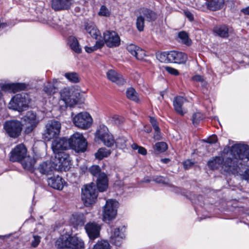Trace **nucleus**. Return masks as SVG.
Segmentation results:
<instances>
[{"label":"nucleus","instance_id":"09e8293b","mask_svg":"<svg viewBox=\"0 0 249 249\" xmlns=\"http://www.w3.org/2000/svg\"><path fill=\"white\" fill-rule=\"evenodd\" d=\"M89 172L94 176L98 177L101 174L100 168L98 165H92L89 169Z\"/></svg>","mask_w":249,"mask_h":249},{"label":"nucleus","instance_id":"6ab92c4d","mask_svg":"<svg viewBox=\"0 0 249 249\" xmlns=\"http://www.w3.org/2000/svg\"><path fill=\"white\" fill-rule=\"evenodd\" d=\"M168 61L178 64L185 63L187 60V55L180 52L171 51L168 53Z\"/></svg>","mask_w":249,"mask_h":249},{"label":"nucleus","instance_id":"c03bdc74","mask_svg":"<svg viewBox=\"0 0 249 249\" xmlns=\"http://www.w3.org/2000/svg\"><path fill=\"white\" fill-rule=\"evenodd\" d=\"M168 148L167 144L164 142H159L156 143L155 150L158 153L164 152Z\"/></svg>","mask_w":249,"mask_h":249},{"label":"nucleus","instance_id":"423d86ee","mask_svg":"<svg viewBox=\"0 0 249 249\" xmlns=\"http://www.w3.org/2000/svg\"><path fill=\"white\" fill-rule=\"evenodd\" d=\"M119 203L114 199L107 200L103 207L102 216L104 222H109L114 219L117 215Z\"/></svg>","mask_w":249,"mask_h":249},{"label":"nucleus","instance_id":"e433bc0d","mask_svg":"<svg viewBox=\"0 0 249 249\" xmlns=\"http://www.w3.org/2000/svg\"><path fill=\"white\" fill-rule=\"evenodd\" d=\"M143 17L145 18L148 21L154 20L156 18V14L152 11L148 9H142L140 13Z\"/></svg>","mask_w":249,"mask_h":249},{"label":"nucleus","instance_id":"1a4fd4ad","mask_svg":"<svg viewBox=\"0 0 249 249\" xmlns=\"http://www.w3.org/2000/svg\"><path fill=\"white\" fill-rule=\"evenodd\" d=\"M53 161L58 171H67L71 165V158L69 155L65 152L58 153L55 155Z\"/></svg>","mask_w":249,"mask_h":249},{"label":"nucleus","instance_id":"a878e982","mask_svg":"<svg viewBox=\"0 0 249 249\" xmlns=\"http://www.w3.org/2000/svg\"><path fill=\"white\" fill-rule=\"evenodd\" d=\"M70 146L69 141H53L52 148L55 155L64 152Z\"/></svg>","mask_w":249,"mask_h":249},{"label":"nucleus","instance_id":"39448f33","mask_svg":"<svg viewBox=\"0 0 249 249\" xmlns=\"http://www.w3.org/2000/svg\"><path fill=\"white\" fill-rule=\"evenodd\" d=\"M30 99L25 94H17L14 95L8 104L10 109L22 112L26 110L29 107Z\"/></svg>","mask_w":249,"mask_h":249},{"label":"nucleus","instance_id":"4be33fe9","mask_svg":"<svg viewBox=\"0 0 249 249\" xmlns=\"http://www.w3.org/2000/svg\"><path fill=\"white\" fill-rule=\"evenodd\" d=\"M73 0H52V7L55 11L67 10L70 8Z\"/></svg>","mask_w":249,"mask_h":249},{"label":"nucleus","instance_id":"69168bd1","mask_svg":"<svg viewBox=\"0 0 249 249\" xmlns=\"http://www.w3.org/2000/svg\"><path fill=\"white\" fill-rule=\"evenodd\" d=\"M193 79L196 81H202L203 79V77L199 75H196L193 77Z\"/></svg>","mask_w":249,"mask_h":249},{"label":"nucleus","instance_id":"5701e85b","mask_svg":"<svg viewBox=\"0 0 249 249\" xmlns=\"http://www.w3.org/2000/svg\"><path fill=\"white\" fill-rule=\"evenodd\" d=\"M26 88V85L23 83H12L3 85L1 86V89L9 92H16L23 90Z\"/></svg>","mask_w":249,"mask_h":249},{"label":"nucleus","instance_id":"3c124183","mask_svg":"<svg viewBox=\"0 0 249 249\" xmlns=\"http://www.w3.org/2000/svg\"><path fill=\"white\" fill-rule=\"evenodd\" d=\"M98 14L101 16L109 17L110 11L105 6L102 5L100 8Z\"/></svg>","mask_w":249,"mask_h":249},{"label":"nucleus","instance_id":"13d9d810","mask_svg":"<svg viewBox=\"0 0 249 249\" xmlns=\"http://www.w3.org/2000/svg\"><path fill=\"white\" fill-rule=\"evenodd\" d=\"M33 240L32 241V246L36 247L40 242V237L38 235H34Z\"/></svg>","mask_w":249,"mask_h":249},{"label":"nucleus","instance_id":"ddd939ff","mask_svg":"<svg viewBox=\"0 0 249 249\" xmlns=\"http://www.w3.org/2000/svg\"><path fill=\"white\" fill-rule=\"evenodd\" d=\"M26 125L25 132L30 133L36 127L39 121L37 118L36 114L32 111H28L23 118Z\"/></svg>","mask_w":249,"mask_h":249},{"label":"nucleus","instance_id":"b1692460","mask_svg":"<svg viewBox=\"0 0 249 249\" xmlns=\"http://www.w3.org/2000/svg\"><path fill=\"white\" fill-rule=\"evenodd\" d=\"M70 222L75 228L83 226L86 221L85 216L82 213H74L70 218Z\"/></svg>","mask_w":249,"mask_h":249},{"label":"nucleus","instance_id":"338daca9","mask_svg":"<svg viewBox=\"0 0 249 249\" xmlns=\"http://www.w3.org/2000/svg\"><path fill=\"white\" fill-rule=\"evenodd\" d=\"M241 11L245 15H249V6L242 9Z\"/></svg>","mask_w":249,"mask_h":249},{"label":"nucleus","instance_id":"58836bf2","mask_svg":"<svg viewBox=\"0 0 249 249\" xmlns=\"http://www.w3.org/2000/svg\"><path fill=\"white\" fill-rule=\"evenodd\" d=\"M127 97L133 101L138 102L139 101V97L138 93L136 92L134 89L130 88L128 89L126 91Z\"/></svg>","mask_w":249,"mask_h":249},{"label":"nucleus","instance_id":"c9c22d12","mask_svg":"<svg viewBox=\"0 0 249 249\" xmlns=\"http://www.w3.org/2000/svg\"><path fill=\"white\" fill-rule=\"evenodd\" d=\"M92 249H111V246L108 241L101 240L98 241Z\"/></svg>","mask_w":249,"mask_h":249},{"label":"nucleus","instance_id":"cd10ccee","mask_svg":"<svg viewBox=\"0 0 249 249\" xmlns=\"http://www.w3.org/2000/svg\"><path fill=\"white\" fill-rule=\"evenodd\" d=\"M97 187L100 192L105 191L108 188V179L107 176L105 173H101L99 175L97 181Z\"/></svg>","mask_w":249,"mask_h":249},{"label":"nucleus","instance_id":"412c9836","mask_svg":"<svg viewBox=\"0 0 249 249\" xmlns=\"http://www.w3.org/2000/svg\"><path fill=\"white\" fill-rule=\"evenodd\" d=\"M40 173L44 175H48L57 170L55 165L52 160L44 161L40 163L38 167Z\"/></svg>","mask_w":249,"mask_h":249},{"label":"nucleus","instance_id":"6e6552de","mask_svg":"<svg viewBox=\"0 0 249 249\" xmlns=\"http://www.w3.org/2000/svg\"><path fill=\"white\" fill-rule=\"evenodd\" d=\"M230 155L237 162L241 160H249V146L240 143L234 144L231 147Z\"/></svg>","mask_w":249,"mask_h":249},{"label":"nucleus","instance_id":"864d4df0","mask_svg":"<svg viewBox=\"0 0 249 249\" xmlns=\"http://www.w3.org/2000/svg\"><path fill=\"white\" fill-rule=\"evenodd\" d=\"M69 140H86L82 133L79 132L74 133Z\"/></svg>","mask_w":249,"mask_h":249},{"label":"nucleus","instance_id":"2eb2a0df","mask_svg":"<svg viewBox=\"0 0 249 249\" xmlns=\"http://www.w3.org/2000/svg\"><path fill=\"white\" fill-rule=\"evenodd\" d=\"M104 44L110 48L116 47L120 44V38L114 31H106L103 34Z\"/></svg>","mask_w":249,"mask_h":249},{"label":"nucleus","instance_id":"a19ab883","mask_svg":"<svg viewBox=\"0 0 249 249\" xmlns=\"http://www.w3.org/2000/svg\"><path fill=\"white\" fill-rule=\"evenodd\" d=\"M178 36L182 42L185 45L189 46L191 44V40L189 38L187 33L183 31L180 32L178 33Z\"/></svg>","mask_w":249,"mask_h":249},{"label":"nucleus","instance_id":"de8ad7c7","mask_svg":"<svg viewBox=\"0 0 249 249\" xmlns=\"http://www.w3.org/2000/svg\"><path fill=\"white\" fill-rule=\"evenodd\" d=\"M204 118L203 115L200 112H196L193 116L192 121L194 124L196 125L199 123L201 120Z\"/></svg>","mask_w":249,"mask_h":249},{"label":"nucleus","instance_id":"20e7f679","mask_svg":"<svg viewBox=\"0 0 249 249\" xmlns=\"http://www.w3.org/2000/svg\"><path fill=\"white\" fill-rule=\"evenodd\" d=\"M72 121L73 124L77 127L87 130L93 124V119L90 114L87 111H83L74 114L72 113Z\"/></svg>","mask_w":249,"mask_h":249},{"label":"nucleus","instance_id":"f704fd0d","mask_svg":"<svg viewBox=\"0 0 249 249\" xmlns=\"http://www.w3.org/2000/svg\"><path fill=\"white\" fill-rule=\"evenodd\" d=\"M56 79L53 80V84L49 82L45 86L43 89L44 91L48 95H51L56 92L57 88L55 84L57 83Z\"/></svg>","mask_w":249,"mask_h":249},{"label":"nucleus","instance_id":"f257e3e1","mask_svg":"<svg viewBox=\"0 0 249 249\" xmlns=\"http://www.w3.org/2000/svg\"><path fill=\"white\" fill-rule=\"evenodd\" d=\"M27 148L23 144L17 145L10 152V160L12 162H21L25 169H32L35 160L32 157L27 156Z\"/></svg>","mask_w":249,"mask_h":249},{"label":"nucleus","instance_id":"5fc2aeb1","mask_svg":"<svg viewBox=\"0 0 249 249\" xmlns=\"http://www.w3.org/2000/svg\"><path fill=\"white\" fill-rule=\"evenodd\" d=\"M139 47L137 46L136 45L131 44L128 45L127 47V50L133 56L136 54V51L138 49Z\"/></svg>","mask_w":249,"mask_h":249},{"label":"nucleus","instance_id":"bb28decb","mask_svg":"<svg viewBox=\"0 0 249 249\" xmlns=\"http://www.w3.org/2000/svg\"><path fill=\"white\" fill-rule=\"evenodd\" d=\"M107 76L108 80L118 85H123L125 83V80L122 76L114 70H108L107 72Z\"/></svg>","mask_w":249,"mask_h":249},{"label":"nucleus","instance_id":"bf43d9fd","mask_svg":"<svg viewBox=\"0 0 249 249\" xmlns=\"http://www.w3.org/2000/svg\"><path fill=\"white\" fill-rule=\"evenodd\" d=\"M194 164V162L192 161L191 160H187L184 162L183 165L185 169H188L191 167Z\"/></svg>","mask_w":249,"mask_h":249},{"label":"nucleus","instance_id":"680f3d73","mask_svg":"<svg viewBox=\"0 0 249 249\" xmlns=\"http://www.w3.org/2000/svg\"><path fill=\"white\" fill-rule=\"evenodd\" d=\"M184 15L189 20L192 21L194 19L193 15L188 10L184 11Z\"/></svg>","mask_w":249,"mask_h":249},{"label":"nucleus","instance_id":"774afa93","mask_svg":"<svg viewBox=\"0 0 249 249\" xmlns=\"http://www.w3.org/2000/svg\"><path fill=\"white\" fill-rule=\"evenodd\" d=\"M143 130L147 133H149L151 131V128L149 125H146L144 126Z\"/></svg>","mask_w":249,"mask_h":249},{"label":"nucleus","instance_id":"603ef678","mask_svg":"<svg viewBox=\"0 0 249 249\" xmlns=\"http://www.w3.org/2000/svg\"><path fill=\"white\" fill-rule=\"evenodd\" d=\"M168 53H161L158 55H157V58L161 62H170L169 61H168Z\"/></svg>","mask_w":249,"mask_h":249},{"label":"nucleus","instance_id":"f8f14e48","mask_svg":"<svg viewBox=\"0 0 249 249\" xmlns=\"http://www.w3.org/2000/svg\"><path fill=\"white\" fill-rule=\"evenodd\" d=\"M4 129L10 137L16 138L21 133L22 124L18 120L7 121L4 124Z\"/></svg>","mask_w":249,"mask_h":249},{"label":"nucleus","instance_id":"49530a36","mask_svg":"<svg viewBox=\"0 0 249 249\" xmlns=\"http://www.w3.org/2000/svg\"><path fill=\"white\" fill-rule=\"evenodd\" d=\"M153 180L158 183H161L165 185H169L170 186V184L169 182V180L168 178L162 177V176H156L155 177Z\"/></svg>","mask_w":249,"mask_h":249},{"label":"nucleus","instance_id":"052dcab7","mask_svg":"<svg viewBox=\"0 0 249 249\" xmlns=\"http://www.w3.org/2000/svg\"><path fill=\"white\" fill-rule=\"evenodd\" d=\"M116 141H104V145L108 147H112L113 148L116 147Z\"/></svg>","mask_w":249,"mask_h":249},{"label":"nucleus","instance_id":"c85d7f7f","mask_svg":"<svg viewBox=\"0 0 249 249\" xmlns=\"http://www.w3.org/2000/svg\"><path fill=\"white\" fill-rule=\"evenodd\" d=\"M70 147L76 152H84L87 147V141H69Z\"/></svg>","mask_w":249,"mask_h":249},{"label":"nucleus","instance_id":"4468645a","mask_svg":"<svg viewBox=\"0 0 249 249\" xmlns=\"http://www.w3.org/2000/svg\"><path fill=\"white\" fill-rule=\"evenodd\" d=\"M126 227L124 225L115 228L110 235L111 242L120 246L125 238Z\"/></svg>","mask_w":249,"mask_h":249},{"label":"nucleus","instance_id":"9b49d317","mask_svg":"<svg viewBox=\"0 0 249 249\" xmlns=\"http://www.w3.org/2000/svg\"><path fill=\"white\" fill-rule=\"evenodd\" d=\"M240 165L242 166L241 163L237 161L233 163L232 165H229L228 163L226 162L223 167L227 173L239 175L242 179L249 182V168L243 171Z\"/></svg>","mask_w":249,"mask_h":249},{"label":"nucleus","instance_id":"7ed1b4c3","mask_svg":"<svg viewBox=\"0 0 249 249\" xmlns=\"http://www.w3.org/2000/svg\"><path fill=\"white\" fill-rule=\"evenodd\" d=\"M230 150L231 147H226L223 151L221 157H215L209 160L207 163L209 167L212 170L221 167L222 170L227 172L223 167L224 164L227 162L229 165H232L235 162L232 155H230Z\"/></svg>","mask_w":249,"mask_h":249},{"label":"nucleus","instance_id":"4c0bfd02","mask_svg":"<svg viewBox=\"0 0 249 249\" xmlns=\"http://www.w3.org/2000/svg\"><path fill=\"white\" fill-rule=\"evenodd\" d=\"M110 153L111 152L110 150H108L105 148H101L95 153V157L96 159L101 160L104 158L108 156Z\"/></svg>","mask_w":249,"mask_h":249},{"label":"nucleus","instance_id":"f03ea898","mask_svg":"<svg viewBox=\"0 0 249 249\" xmlns=\"http://www.w3.org/2000/svg\"><path fill=\"white\" fill-rule=\"evenodd\" d=\"M56 246L60 249H84V241L76 236L61 235L56 241Z\"/></svg>","mask_w":249,"mask_h":249},{"label":"nucleus","instance_id":"473e14b6","mask_svg":"<svg viewBox=\"0 0 249 249\" xmlns=\"http://www.w3.org/2000/svg\"><path fill=\"white\" fill-rule=\"evenodd\" d=\"M213 32L221 37L227 38L229 36L228 29L224 25L215 27Z\"/></svg>","mask_w":249,"mask_h":249},{"label":"nucleus","instance_id":"393cba45","mask_svg":"<svg viewBox=\"0 0 249 249\" xmlns=\"http://www.w3.org/2000/svg\"><path fill=\"white\" fill-rule=\"evenodd\" d=\"M187 100L182 96H177L173 100V106L176 111L181 115H183L186 111L182 108V105Z\"/></svg>","mask_w":249,"mask_h":249},{"label":"nucleus","instance_id":"aec40b11","mask_svg":"<svg viewBox=\"0 0 249 249\" xmlns=\"http://www.w3.org/2000/svg\"><path fill=\"white\" fill-rule=\"evenodd\" d=\"M48 185L53 189L61 190L63 189L65 181L58 175L53 176L47 180Z\"/></svg>","mask_w":249,"mask_h":249},{"label":"nucleus","instance_id":"72a5a7b5","mask_svg":"<svg viewBox=\"0 0 249 249\" xmlns=\"http://www.w3.org/2000/svg\"><path fill=\"white\" fill-rule=\"evenodd\" d=\"M149 121L155 130L154 139L155 140H159L161 138L160 136V129L159 127L157 120L155 118L149 117Z\"/></svg>","mask_w":249,"mask_h":249},{"label":"nucleus","instance_id":"0e129e2a","mask_svg":"<svg viewBox=\"0 0 249 249\" xmlns=\"http://www.w3.org/2000/svg\"><path fill=\"white\" fill-rule=\"evenodd\" d=\"M138 152L142 155H145L147 153L146 149L141 146H140L139 148H138Z\"/></svg>","mask_w":249,"mask_h":249},{"label":"nucleus","instance_id":"e2e57ef3","mask_svg":"<svg viewBox=\"0 0 249 249\" xmlns=\"http://www.w3.org/2000/svg\"><path fill=\"white\" fill-rule=\"evenodd\" d=\"M112 123L115 124H118L119 123V116L116 115H113L111 117V120H110Z\"/></svg>","mask_w":249,"mask_h":249},{"label":"nucleus","instance_id":"dca6fc26","mask_svg":"<svg viewBox=\"0 0 249 249\" xmlns=\"http://www.w3.org/2000/svg\"><path fill=\"white\" fill-rule=\"evenodd\" d=\"M95 140H114L115 137L105 124H100L94 133Z\"/></svg>","mask_w":249,"mask_h":249},{"label":"nucleus","instance_id":"8fccbe9b","mask_svg":"<svg viewBox=\"0 0 249 249\" xmlns=\"http://www.w3.org/2000/svg\"><path fill=\"white\" fill-rule=\"evenodd\" d=\"M145 55V52L143 50L138 47L134 56H135L138 59L142 60Z\"/></svg>","mask_w":249,"mask_h":249},{"label":"nucleus","instance_id":"ea45409f","mask_svg":"<svg viewBox=\"0 0 249 249\" xmlns=\"http://www.w3.org/2000/svg\"><path fill=\"white\" fill-rule=\"evenodd\" d=\"M65 76L69 81L72 83H76L80 81L79 75L76 72L66 73Z\"/></svg>","mask_w":249,"mask_h":249},{"label":"nucleus","instance_id":"6e6d98bb","mask_svg":"<svg viewBox=\"0 0 249 249\" xmlns=\"http://www.w3.org/2000/svg\"><path fill=\"white\" fill-rule=\"evenodd\" d=\"M56 106L58 107H59L61 110H65L67 107H69L66 101L61 98L59 100L57 105H56Z\"/></svg>","mask_w":249,"mask_h":249},{"label":"nucleus","instance_id":"a211bd4d","mask_svg":"<svg viewBox=\"0 0 249 249\" xmlns=\"http://www.w3.org/2000/svg\"><path fill=\"white\" fill-rule=\"evenodd\" d=\"M85 229L90 239L94 240L99 236L101 227L98 224L89 222L86 225Z\"/></svg>","mask_w":249,"mask_h":249},{"label":"nucleus","instance_id":"79ce46f5","mask_svg":"<svg viewBox=\"0 0 249 249\" xmlns=\"http://www.w3.org/2000/svg\"><path fill=\"white\" fill-rule=\"evenodd\" d=\"M104 46V42L103 40H100L97 41L94 46L92 47L86 46L85 49L86 52L88 53H91L99 48L102 47Z\"/></svg>","mask_w":249,"mask_h":249},{"label":"nucleus","instance_id":"7c9ffc66","mask_svg":"<svg viewBox=\"0 0 249 249\" xmlns=\"http://www.w3.org/2000/svg\"><path fill=\"white\" fill-rule=\"evenodd\" d=\"M68 43L72 51L76 53L81 52V48L79 44L78 40L73 36H70L68 39Z\"/></svg>","mask_w":249,"mask_h":249},{"label":"nucleus","instance_id":"2f4dec72","mask_svg":"<svg viewBox=\"0 0 249 249\" xmlns=\"http://www.w3.org/2000/svg\"><path fill=\"white\" fill-rule=\"evenodd\" d=\"M224 0H208L209 10L216 11L221 8L224 4Z\"/></svg>","mask_w":249,"mask_h":249},{"label":"nucleus","instance_id":"f3484780","mask_svg":"<svg viewBox=\"0 0 249 249\" xmlns=\"http://www.w3.org/2000/svg\"><path fill=\"white\" fill-rule=\"evenodd\" d=\"M60 95L61 99L66 101L70 107L73 106L78 102V99L73 94V91L70 88L62 89L60 92Z\"/></svg>","mask_w":249,"mask_h":249},{"label":"nucleus","instance_id":"37998d69","mask_svg":"<svg viewBox=\"0 0 249 249\" xmlns=\"http://www.w3.org/2000/svg\"><path fill=\"white\" fill-rule=\"evenodd\" d=\"M136 25L137 29L139 31L142 32L143 30L144 25V18L141 14L137 18Z\"/></svg>","mask_w":249,"mask_h":249},{"label":"nucleus","instance_id":"0eeeda50","mask_svg":"<svg viewBox=\"0 0 249 249\" xmlns=\"http://www.w3.org/2000/svg\"><path fill=\"white\" fill-rule=\"evenodd\" d=\"M98 191L93 183L85 185L82 189V199L86 206L94 203L97 198Z\"/></svg>","mask_w":249,"mask_h":249},{"label":"nucleus","instance_id":"c756f323","mask_svg":"<svg viewBox=\"0 0 249 249\" xmlns=\"http://www.w3.org/2000/svg\"><path fill=\"white\" fill-rule=\"evenodd\" d=\"M85 29L87 33L93 38L97 39L98 37L101 36L100 31L97 28L95 24L93 22L87 23L85 25Z\"/></svg>","mask_w":249,"mask_h":249},{"label":"nucleus","instance_id":"9d476101","mask_svg":"<svg viewBox=\"0 0 249 249\" xmlns=\"http://www.w3.org/2000/svg\"><path fill=\"white\" fill-rule=\"evenodd\" d=\"M61 127L59 122L55 120L49 121L45 126L44 138L48 140L56 139L59 136Z\"/></svg>","mask_w":249,"mask_h":249},{"label":"nucleus","instance_id":"a18cd8bd","mask_svg":"<svg viewBox=\"0 0 249 249\" xmlns=\"http://www.w3.org/2000/svg\"><path fill=\"white\" fill-rule=\"evenodd\" d=\"M196 6L198 9L203 11L209 10L208 0H198L196 3Z\"/></svg>","mask_w":249,"mask_h":249},{"label":"nucleus","instance_id":"4d7b16f0","mask_svg":"<svg viewBox=\"0 0 249 249\" xmlns=\"http://www.w3.org/2000/svg\"><path fill=\"white\" fill-rule=\"evenodd\" d=\"M163 68L170 74L175 76L178 75L179 74L178 71L172 67L164 66Z\"/></svg>","mask_w":249,"mask_h":249}]
</instances>
